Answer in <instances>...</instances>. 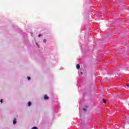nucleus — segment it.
Here are the masks:
<instances>
[{
	"label": "nucleus",
	"mask_w": 129,
	"mask_h": 129,
	"mask_svg": "<svg viewBox=\"0 0 129 129\" xmlns=\"http://www.w3.org/2000/svg\"><path fill=\"white\" fill-rule=\"evenodd\" d=\"M16 123H17V119H16V118H15L13 120V124H16Z\"/></svg>",
	"instance_id": "nucleus-1"
},
{
	"label": "nucleus",
	"mask_w": 129,
	"mask_h": 129,
	"mask_svg": "<svg viewBox=\"0 0 129 129\" xmlns=\"http://www.w3.org/2000/svg\"><path fill=\"white\" fill-rule=\"evenodd\" d=\"M44 98L45 100L49 99V97H48V96L47 95H45L44 96Z\"/></svg>",
	"instance_id": "nucleus-2"
},
{
	"label": "nucleus",
	"mask_w": 129,
	"mask_h": 129,
	"mask_svg": "<svg viewBox=\"0 0 129 129\" xmlns=\"http://www.w3.org/2000/svg\"><path fill=\"white\" fill-rule=\"evenodd\" d=\"M77 69H80V65L79 64H77L76 66Z\"/></svg>",
	"instance_id": "nucleus-3"
},
{
	"label": "nucleus",
	"mask_w": 129,
	"mask_h": 129,
	"mask_svg": "<svg viewBox=\"0 0 129 129\" xmlns=\"http://www.w3.org/2000/svg\"><path fill=\"white\" fill-rule=\"evenodd\" d=\"M31 102H29L28 103V106H31Z\"/></svg>",
	"instance_id": "nucleus-4"
},
{
	"label": "nucleus",
	"mask_w": 129,
	"mask_h": 129,
	"mask_svg": "<svg viewBox=\"0 0 129 129\" xmlns=\"http://www.w3.org/2000/svg\"><path fill=\"white\" fill-rule=\"evenodd\" d=\"M103 102L104 103H106V100L103 99Z\"/></svg>",
	"instance_id": "nucleus-5"
},
{
	"label": "nucleus",
	"mask_w": 129,
	"mask_h": 129,
	"mask_svg": "<svg viewBox=\"0 0 129 129\" xmlns=\"http://www.w3.org/2000/svg\"><path fill=\"white\" fill-rule=\"evenodd\" d=\"M32 129H38V128L36 126H34L32 128Z\"/></svg>",
	"instance_id": "nucleus-6"
},
{
	"label": "nucleus",
	"mask_w": 129,
	"mask_h": 129,
	"mask_svg": "<svg viewBox=\"0 0 129 129\" xmlns=\"http://www.w3.org/2000/svg\"><path fill=\"white\" fill-rule=\"evenodd\" d=\"M27 79H28V80H31V78L30 77H27Z\"/></svg>",
	"instance_id": "nucleus-7"
},
{
	"label": "nucleus",
	"mask_w": 129,
	"mask_h": 129,
	"mask_svg": "<svg viewBox=\"0 0 129 129\" xmlns=\"http://www.w3.org/2000/svg\"><path fill=\"white\" fill-rule=\"evenodd\" d=\"M44 43H46L47 42V40L46 39H43Z\"/></svg>",
	"instance_id": "nucleus-8"
},
{
	"label": "nucleus",
	"mask_w": 129,
	"mask_h": 129,
	"mask_svg": "<svg viewBox=\"0 0 129 129\" xmlns=\"http://www.w3.org/2000/svg\"><path fill=\"white\" fill-rule=\"evenodd\" d=\"M83 110H84V111H85V112H86V109H85V108H83Z\"/></svg>",
	"instance_id": "nucleus-9"
},
{
	"label": "nucleus",
	"mask_w": 129,
	"mask_h": 129,
	"mask_svg": "<svg viewBox=\"0 0 129 129\" xmlns=\"http://www.w3.org/2000/svg\"><path fill=\"white\" fill-rule=\"evenodd\" d=\"M126 86H127V87H128L129 88V84H126Z\"/></svg>",
	"instance_id": "nucleus-10"
},
{
	"label": "nucleus",
	"mask_w": 129,
	"mask_h": 129,
	"mask_svg": "<svg viewBox=\"0 0 129 129\" xmlns=\"http://www.w3.org/2000/svg\"><path fill=\"white\" fill-rule=\"evenodd\" d=\"M0 102H1V103H3V99L1 100Z\"/></svg>",
	"instance_id": "nucleus-11"
},
{
	"label": "nucleus",
	"mask_w": 129,
	"mask_h": 129,
	"mask_svg": "<svg viewBox=\"0 0 129 129\" xmlns=\"http://www.w3.org/2000/svg\"><path fill=\"white\" fill-rule=\"evenodd\" d=\"M41 36H42V35L41 34L38 35V37H41Z\"/></svg>",
	"instance_id": "nucleus-12"
},
{
	"label": "nucleus",
	"mask_w": 129,
	"mask_h": 129,
	"mask_svg": "<svg viewBox=\"0 0 129 129\" xmlns=\"http://www.w3.org/2000/svg\"><path fill=\"white\" fill-rule=\"evenodd\" d=\"M81 74H83V72H81Z\"/></svg>",
	"instance_id": "nucleus-13"
},
{
	"label": "nucleus",
	"mask_w": 129,
	"mask_h": 129,
	"mask_svg": "<svg viewBox=\"0 0 129 129\" xmlns=\"http://www.w3.org/2000/svg\"><path fill=\"white\" fill-rule=\"evenodd\" d=\"M36 45H38V43H36Z\"/></svg>",
	"instance_id": "nucleus-14"
}]
</instances>
